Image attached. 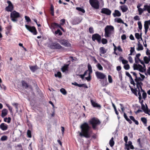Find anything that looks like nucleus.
Instances as JSON below:
<instances>
[{"label":"nucleus","mask_w":150,"mask_h":150,"mask_svg":"<svg viewBox=\"0 0 150 150\" xmlns=\"http://www.w3.org/2000/svg\"><path fill=\"white\" fill-rule=\"evenodd\" d=\"M148 11L149 13H150V10H148V8H147L146 5H144L143 8H141L138 11L139 14V15H141L144 11Z\"/></svg>","instance_id":"14"},{"label":"nucleus","mask_w":150,"mask_h":150,"mask_svg":"<svg viewBox=\"0 0 150 150\" xmlns=\"http://www.w3.org/2000/svg\"><path fill=\"white\" fill-rule=\"evenodd\" d=\"M69 58L71 59V61L72 62L76 60V58L75 57L71 56L69 57Z\"/></svg>","instance_id":"64"},{"label":"nucleus","mask_w":150,"mask_h":150,"mask_svg":"<svg viewBox=\"0 0 150 150\" xmlns=\"http://www.w3.org/2000/svg\"><path fill=\"white\" fill-rule=\"evenodd\" d=\"M57 41L59 42L62 45L65 47H70L71 46V44L69 42L64 39H57Z\"/></svg>","instance_id":"7"},{"label":"nucleus","mask_w":150,"mask_h":150,"mask_svg":"<svg viewBox=\"0 0 150 150\" xmlns=\"http://www.w3.org/2000/svg\"><path fill=\"white\" fill-rule=\"evenodd\" d=\"M121 39L122 40H125L126 39V37L125 34H123L121 37Z\"/></svg>","instance_id":"62"},{"label":"nucleus","mask_w":150,"mask_h":150,"mask_svg":"<svg viewBox=\"0 0 150 150\" xmlns=\"http://www.w3.org/2000/svg\"><path fill=\"white\" fill-rule=\"evenodd\" d=\"M89 33H94V30L93 28L90 27L88 29Z\"/></svg>","instance_id":"51"},{"label":"nucleus","mask_w":150,"mask_h":150,"mask_svg":"<svg viewBox=\"0 0 150 150\" xmlns=\"http://www.w3.org/2000/svg\"><path fill=\"white\" fill-rule=\"evenodd\" d=\"M91 74L88 73V76L87 77H86L85 78L88 81H90L91 80V77L90 74Z\"/></svg>","instance_id":"56"},{"label":"nucleus","mask_w":150,"mask_h":150,"mask_svg":"<svg viewBox=\"0 0 150 150\" xmlns=\"http://www.w3.org/2000/svg\"><path fill=\"white\" fill-rule=\"evenodd\" d=\"M112 14L114 17L116 16L119 17L121 15V13L119 11L116 10L115 11L114 13H113Z\"/></svg>","instance_id":"22"},{"label":"nucleus","mask_w":150,"mask_h":150,"mask_svg":"<svg viewBox=\"0 0 150 150\" xmlns=\"http://www.w3.org/2000/svg\"><path fill=\"white\" fill-rule=\"evenodd\" d=\"M92 39L93 41L96 40L99 43L101 42V36L98 33H95L93 35Z\"/></svg>","instance_id":"8"},{"label":"nucleus","mask_w":150,"mask_h":150,"mask_svg":"<svg viewBox=\"0 0 150 150\" xmlns=\"http://www.w3.org/2000/svg\"><path fill=\"white\" fill-rule=\"evenodd\" d=\"M115 21L119 23H124L123 21L120 18H116L115 19Z\"/></svg>","instance_id":"32"},{"label":"nucleus","mask_w":150,"mask_h":150,"mask_svg":"<svg viewBox=\"0 0 150 150\" xmlns=\"http://www.w3.org/2000/svg\"><path fill=\"white\" fill-rule=\"evenodd\" d=\"M8 110L6 109H4L2 111L1 117H2L6 116L7 114Z\"/></svg>","instance_id":"24"},{"label":"nucleus","mask_w":150,"mask_h":150,"mask_svg":"<svg viewBox=\"0 0 150 150\" xmlns=\"http://www.w3.org/2000/svg\"><path fill=\"white\" fill-rule=\"evenodd\" d=\"M138 48L137 49V50L139 51L142 50L143 49V47L142 45L139 42L138 44Z\"/></svg>","instance_id":"30"},{"label":"nucleus","mask_w":150,"mask_h":150,"mask_svg":"<svg viewBox=\"0 0 150 150\" xmlns=\"http://www.w3.org/2000/svg\"><path fill=\"white\" fill-rule=\"evenodd\" d=\"M115 144L114 142L113 141V138L112 137L109 141V144L111 147L113 146Z\"/></svg>","instance_id":"31"},{"label":"nucleus","mask_w":150,"mask_h":150,"mask_svg":"<svg viewBox=\"0 0 150 150\" xmlns=\"http://www.w3.org/2000/svg\"><path fill=\"white\" fill-rule=\"evenodd\" d=\"M96 66L99 70L101 71L103 70V67L100 63H98Z\"/></svg>","instance_id":"40"},{"label":"nucleus","mask_w":150,"mask_h":150,"mask_svg":"<svg viewBox=\"0 0 150 150\" xmlns=\"http://www.w3.org/2000/svg\"><path fill=\"white\" fill-rule=\"evenodd\" d=\"M69 66V64H65L61 68L62 71L63 72H64L68 71V70Z\"/></svg>","instance_id":"21"},{"label":"nucleus","mask_w":150,"mask_h":150,"mask_svg":"<svg viewBox=\"0 0 150 150\" xmlns=\"http://www.w3.org/2000/svg\"><path fill=\"white\" fill-rule=\"evenodd\" d=\"M50 28L52 32L55 34L56 35V23H52L50 25H49Z\"/></svg>","instance_id":"12"},{"label":"nucleus","mask_w":150,"mask_h":150,"mask_svg":"<svg viewBox=\"0 0 150 150\" xmlns=\"http://www.w3.org/2000/svg\"><path fill=\"white\" fill-rule=\"evenodd\" d=\"M142 33H141V35H140L138 33H135V36L136 38L137 39H139L140 38L142 39Z\"/></svg>","instance_id":"36"},{"label":"nucleus","mask_w":150,"mask_h":150,"mask_svg":"<svg viewBox=\"0 0 150 150\" xmlns=\"http://www.w3.org/2000/svg\"><path fill=\"white\" fill-rule=\"evenodd\" d=\"M137 24L138 25L139 28V30H141L142 28V25L141 22L138 21Z\"/></svg>","instance_id":"46"},{"label":"nucleus","mask_w":150,"mask_h":150,"mask_svg":"<svg viewBox=\"0 0 150 150\" xmlns=\"http://www.w3.org/2000/svg\"><path fill=\"white\" fill-rule=\"evenodd\" d=\"M149 23L148 21H145L144 23V28L145 29V33L146 35L147 32L149 28Z\"/></svg>","instance_id":"18"},{"label":"nucleus","mask_w":150,"mask_h":150,"mask_svg":"<svg viewBox=\"0 0 150 150\" xmlns=\"http://www.w3.org/2000/svg\"><path fill=\"white\" fill-rule=\"evenodd\" d=\"M22 86L25 89H27L28 88H32L31 86L29 85L25 81L22 80L21 81Z\"/></svg>","instance_id":"15"},{"label":"nucleus","mask_w":150,"mask_h":150,"mask_svg":"<svg viewBox=\"0 0 150 150\" xmlns=\"http://www.w3.org/2000/svg\"><path fill=\"white\" fill-rule=\"evenodd\" d=\"M144 60L146 64H147L149 63V60L147 57L145 56L144 57Z\"/></svg>","instance_id":"43"},{"label":"nucleus","mask_w":150,"mask_h":150,"mask_svg":"<svg viewBox=\"0 0 150 150\" xmlns=\"http://www.w3.org/2000/svg\"><path fill=\"white\" fill-rule=\"evenodd\" d=\"M142 5V4L139 3L138 4L137 6V8H138V11H139L140 9L141 8L140 7Z\"/></svg>","instance_id":"59"},{"label":"nucleus","mask_w":150,"mask_h":150,"mask_svg":"<svg viewBox=\"0 0 150 150\" xmlns=\"http://www.w3.org/2000/svg\"><path fill=\"white\" fill-rule=\"evenodd\" d=\"M60 92L64 95H65L67 94V92L64 88H62L60 89Z\"/></svg>","instance_id":"37"},{"label":"nucleus","mask_w":150,"mask_h":150,"mask_svg":"<svg viewBox=\"0 0 150 150\" xmlns=\"http://www.w3.org/2000/svg\"><path fill=\"white\" fill-rule=\"evenodd\" d=\"M13 5L8 6L6 7L5 10L7 11L11 12L13 10Z\"/></svg>","instance_id":"25"},{"label":"nucleus","mask_w":150,"mask_h":150,"mask_svg":"<svg viewBox=\"0 0 150 150\" xmlns=\"http://www.w3.org/2000/svg\"><path fill=\"white\" fill-rule=\"evenodd\" d=\"M88 71H85L84 73L83 74L79 75V76H80L82 79H84V77L86 75V74L87 73Z\"/></svg>","instance_id":"41"},{"label":"nucleus","mask_w":150,"mask_h":150,"mask_svg":"<svg viewBox=\"0 0 150 150\" xmlns=\"http://www.w3.org/2000/svg\"><path fill=\"white\" fill-rule=\"evenodd\" d=\"M147 94L145 92H144L142 93V97L144 99H145L146 97Z\"/></svg>","instance_id":"61"},{"label":"nucleus","mask_w":150,"mask_h":150,"mask_svg":"<svg viewBox=\"0 0 150 150\" xmlns=\"http://www.w3.org/2000/svg\"><path fill=\"white\" fill-rule=\"evenodd\" d=\"M101 42L103 44H106L108 42L107 40L105 38H102L101 40Z\"/></svg>","instance_id":"45"},{"label":"nucleus","mask_w":150,"mask_h":150,"mask_svg":"<svg viewBox=\"0 0 150 150\" xmlns=\"http://www.w3.org/2000/svg\"><path fill=\"white\" fill-rule=\"evenodd\" d=\"M20 17L19 13L14 11L11 13L10 17L11 20L13 22H16L17 21V18Z\"/></svg>","instance_id":"5"},{"label":"nucleus","mask_w":150,"mask_h":150,"mask_svg":"<svg viewBox=\"0 0 150 150\" xmlns=\"http://www.w3.org/2000/svg\"><path fill=\"white\" fill-rule=\"evenodd\" d=\"M124 68L126 70H128L130 68L129 65L128 64L125 65L124 66Z\"/></svg>","instance_id":"48"},{"label":"nucleus","mask_w":150,"mask_h":150,"mask_svg":"<svg viewBox=\"0 0 150 150\" xmlns=\"http://www.w3.org/2000/svg\"><path fill=\"white\" fill-rule=\"evenodd\" d=\"M143 65L144 67L140 64H133V69L134 70H139L141 72H144L145 71L146 66L145 64Z\"/></svg>","instance_id":"4"},{"label":"nucleus","mask_w":150,"mask_h":150,"mask_svg":"<svg viewBox=\"0 0 150 150\" xmlns=\"http://www.w3.org/2000/svg\"><path fill=\"white\" fill-rule=\"evenodd\" d=\"M131 91L136 96H137V90L136 89H134L133 88H131Z\"/></svg>","instance_id":"42"},{"label":"nucleus","mask_w":150,"mask_h":150,"mask_svg":"<svg viewBox=\"0 0 150 150\" xmlns=\"http://www.w3.org/2000/svg\"><path fill=\"white\" fill-rule=\"evenodd\" d=\"M81 132H79V136L87 138L91 137L92 133L91 127L87 122H84L80 126Z\"/></svg>","instance_id":"1"},{"label":"nucleus","mask_w":150,"mask_h":150,"mask_svg":"<svg viewBox=\"0 0 150 150\" xmlns=\"http://www.w3.org/2000/svg\"><path fill=\"white\" fill-rule=\"evenodd\" d=\"M25 26L26 28L34 35H37V31L35 27H31L27 25H25Z\"/></svg>","instance_id":"9"},{"label":"nucleus","mask_w":150,"mask_h":150,"mask_svg":"<svg viewBox=\"0 0 150 150\" xmlns=\"http://www.w3.org/2000/svg\"><path fill=\"white\" fill-rule=\"evenodd\" d=\"M58 27L64 32H65V30L62 27L61 25L57 23V27Z\"/></svg>","instance_id":"53"},{"label":"nucleus","mask_w":150,"mask_h":150,"mask_svg":"<svg viewBox=\"0 0 150 150\" xmlns=\"http://www.w3.org/2000/svg\"><path fill=\"white\" fill-rule=\"evenodd\" d=\"M25 18L27 22H28L31 21V20L29 17L27 16H25Z\"/></svg>","instance_id":"55"},{"label":"nucleus","mask_w":150,"mask_h":150,"mask_svg":"<svg viewBox=\"0 0 150 150\" xmlns=\"http://www.w3.org/2000/svg\"><path fill=\"white\" fill-rule=\"evenodd\" d=\"M30 68L31 71L34 72L37 69H38L39 68L37 65H36L35 66H31L30 67Z\"/></svg>","instance_id":"27"},{"label":"nucleus","mask_w":150,"mask_h":150,"mask_svg":"<svg viewBox=\"0 0 150 150\" xmlns=\"http://www.w3.org/2000/svg\"><path fill=\"white\" fill-rule=\"evenodd\" d=\"M128 59L129 62L131 63L133 62V60L132 57L131 56H129L128 57Z\"/></svg>","instance_id":"57"},{"label":"nucleus","mask_w":150,"mask_h":150,"mask_svg":"<svg viewBox=\"0 0 150 150\" xmlns=\"http://www.w3.org/2000/svg\"><path fill=\"white\" fill-rule=\"evenodd\" d=\"M101 13L105 14L109 16L110 15L111 11L108 8H103L101 10Z\"/></svg>","instance_id":"13"},{"label":"nucleus","mask_w":150,"mask_h":150,"mask_svg":"<svg viewBox=\"0 0 150 150\" xmlns=\"http://www.w3.org/2000/svg\"><path fill=\"white\" fill-rule=\"evenodd\" d=\"M96 75L98 79H104L106 77V75L102 73L97 71L95 72Z\"/></svg>","instance_id":"11"},{"label":"nucleus","mask_w":150,"mask_h":150,"mask_svg":"<svg viewBox=\"0 0 150 150\" xmlns=\"http://www.w3.org/2000/svg\"><path fill=\"white\" fill-rule=\"evenodd\" d=\"M141 120L144 123V124L145 125V126H146V123L147 122V119L145 117H142L141 118Z\"/></svg>","instance_id":"33"},{"label":"nucleus","mask_w":150,"mask_h":150,"mask_svg":"<svg viewBox=\"0 0 150 150\" xmlns=\"http://www.w3.org/2000/svg\"><path fill=\"white\" fill-rule=\"evenodd\" d=\"M125 149L127 150H130L129 148L132 149H134V147L132 145V142L131 141H129L127 144V141H125Z\"/></svg>","instance_id":"10"},{"label":"nucleus","mask_w":150,"mask_h":150,"mask_svg":"<svg viewBox=\"0 0 150 150\" xmlns=\"http://www.w3.org/2000/svg\"><path fill=\"white\" fill-rule=\"evenodd\" d=\"M27 135L29 138L31 137V131L29 130H28L27 132Z\"/></svg>","instance_id":"47"},{"label":"nucleus","mask_w":150,"mask_h":150,"mask_svg":"<svg viewBox=\"0 0 150 150\" xmlns=\"http://www.w3.org/2000/svg\"><path fill=\"white\" fill-rule=\"evenodd\" d=\"M104 81L103 82H102V84L103 86H106L108 84V82L107 81V78H105V79H104Z\"/></svg>","instance_id":"39"},{"label":"nucleus","mask_w":150,"mask_h":150,"mask_svg":"<svg viewBox=\"0 0 150 150\" xmlns=\"http://www.w3.org/2000/svg\"><path fill=\"white\" fill-rule=\"evenodd\" d=\"M108 80L110 83H112V80L111 76L110 75H108Z\"/></svg>","instance_id":"50"},{"label":"nucleus","mask_w":150,"mask_h":150,"mask_svg":"<svg viewBox=\"0 0 150 150\" xmlns=\"http://www.w3.org/2000/svg\"><path fill=\"white\" fill-rule=\"evenodd\" d=\"M11 120V118L10 117H5L4 119V121L5 122H7L8 123H9L10 122Z\"/></svg>","instance_id":"34"},{"label":"nucleus","mask_w":150,"mask_h":150,"mask_svg":"<svg viewBox=\"0 0 150 150\" xmlns=\"http://www.w3.org/2000/svg\"><path fill=\"white\" fill-rule=\"evenodd\" d=\"M48 47L51 49L56 48V42H50L48 45Z\"/></svg>","instance_id":"20"},{"label":"nucleus","mask_w":150,"mask_h":150,"mask_svg":"<svg viewBox=\"0 0 150 150\" xmlns=\"http://www.w3.org/2000/svg\"><path fill=\"white\" fill-rule=\"evenodd\" d=\"M130 73L133 74V75L135 76V81H137V74L135 72H131Z\"/></svg>","instance_id":"58"},{"label":"nucleus","mask_w":150,"mask_h":150,"mask_svg":"<svg viewBox=\"0 0 150 150\" xmlns=\"http://www.w3.org/2000/svg\"><path fill=\"white\" fill-rule=\"evenodd\" d=\"M60 25H64V24L65 23V20L64 19H62L60 20Z\"/></svg>","instance_id":"52"},{"label":"nucleus","mask_w":150,"mask_h":150,"mask_svg":"<svg viewBox=\"0 0 150 150\" xmlns=\"http://www.w3.org/2000/svg\"><path fill=\"white\" fill-rule=\"evenodd\" d=\"M104 36L106 38L110 37L114 31V27L112 25H107L105 28Z\"/></svg>","instance_id":"2"},{"label":"nucleus","mask_w":150,"mask_h":150,"mask_svg":"<svg viewBox=\"0 0 150 150\" xmlns=\"http://www.w3.org/2000/svg\"><path fill=\"white\" fill-rule=\"evenodd\" d=\"M8 138L7 137L6 135L2 136L0 139V141H5L7 140Z\"/></svg>","instance_id":"38"},{"label":"nucleus","mask_w":150,"mask_h":150,"mask_svg":"<svg viewBox=\"0 0 150 150\" xmlns=\"http://www.w3.org/2000/svg\"><path fill=\"white\" fill-rule=\"evenodd\" d=\"M120 8L123 12H126L128 10V8L125 5H124L120 6Z\"/></svg>","instance_id":"26"},{"label":"nucleus","mask_w":150,"mask_h":150,"mask_svg":"<svg viewBox=\"0 0 150 150\" xmlns=\"http://www.w3.org/2000/svg\"><path fill=\"white\" fill-rule=\"evenodd\" d=\"M62 34V32L59 29H57V35H58L59 36H61Z\"/></svg>","instance_id":"49"},{"label":"nucleus","mask_w":150,"mask_h":150,"mask_svg":"<svg viewBox=\"0 0 150 150\" xmlns=\"http://www.w3.org/2000/svg\"><path fill=\"white\" fill-rule=\"evenodd\" d=\"M142 105V108L144 112L146 114H148L149 115L148 112V108L147 106L146 105V110L145 105L144 104L141 105Z\"/></svg>","instance_id":"28"},{"label":"nucleus","mask_w":150,"mask_h":150,"mask_svg":"<svg viewBox=\"0 0 150 150\" xmlns=\"http://www.w3.org/2000/svg\"><path fill=\"white\" fill-rule=\"evenodd\" d=\"M8 128V126L4 123H2L0 125V128L3 131L6 130Z\"/></svg>","instance_id":"17"},{"label":"nucleus","mask_w":150,"mask_h":150,"mask_svg":"<svg viewBox=\"0 0 150 150\" xmlns=\"http://www.w3.org/2000/svg\"><path fill=\"white\" fill-rule=\"evenodd\" d=\"M88 69L89 70V73L91 74L92 73V67L90 65H88Z\"/></svg>","instance_id":"54"},{"label":"nucleus","mask_w":150,"mask_h":150,"mask_svg":"<svg viewBox=\"0 0 150 150\" xmlns=\"http://www.w3.org/2000/svg\"><path fill=\"white\" fill-rule=\"evenodd\" d=\"M76 9L79 11L82 12L83 13H84L85 12V10L81 8L80 7H76Z\"/></svg>","instance_id":"44"},{"label":"nucleus","mask_w":150,"mask_h":150,"mask_svg":"<svg viewBox=\"0 0 150 150\" xmlns=\"http://www.w3.org/2000/svg\"><path fill=\"white\" fill-rule=\"evenodd\" d=\"M143 83L142 82H137V88L138 90V91L139 90V88H140V86H142V85Z\"/></svg>","instance_id":"35"},{"label":"nucleus","mask_w":150,"mask_h":150,"mask_svg":"<svg viewBox=\"0 0 150 150\" xmlns=\"http://www.w3.org/2000/svg\"><path fill=\"white\" fill-rule=\"evenodd\" d=\"M131 49L130 50V54H129V55H134L136 53V52L135 51L134 49V47H131L130 48Z\"/></svg>","instance_id":"29"},{"label":"nucleus","mask_w":150,"mask_h":150,"mask_svg":"<svg viewBox=\"0 0 150 150\" xmlns=\"http://www.w3.org/2000/svg\"><path fill=\"white\" fill-rule=\"evenodd\" d=\"M58 77L59 78H61L62 77L61 73L60 72H57V77Z\"/></svg>","instance_id":"60"},{"label":"nucleus","mask_w":150,"mask_h":150,"mask_svg":"<svg viewBox=\"0 0 150 150\" xmlns=\"http://www.w3.org/2000/svg\"><path fill=\"white\" fill-rule=\"evenodd\" d=\"M91 102L93 107H96L99 108H101V106L100 105H99L97 103L94 102L93 100H91Z\"/></svg>","instance_id":"19"},{"label":"nucleus","mask_w":150,"mask_h":150,"mask_svg":"<svg viewBox=\"0 0 150 150\" xmlns=\"http://www.w3.org/2000/svg\"><path fill=\"white\" fill-rule=\"evenodd\" d=\"M89 3L91 6L96 9L99 8V2L98 0H89Z\"/></svg>","instance_id":"6"},{"label":"nucleus","mask_w":150,"mask_h":150,"mask_svg":"<svg viewBox=\"0 0 150 150\" xmlns=\"http://www.w3.org/2000/svg\"><path fill=\"white\" fill-rule=\"evenodd\" d=\"M6 105L7 107H8L9 110L11 111V112H12V107L10 106L8 104H7Z\"/></svg>","instance_id":"63"},{"label":"nucleus","mask_w":150,"mask_h":150,"mask_svg":"<svg viewBox=\"0 0 150 150\" xmlns=\"http://www.w3.org/2000/svg\"><path fill=\"white\" fill-rule=\"evenodd\" d=\"M89 124L91 125L93 129H95L96 126L99 125L100 122L97 118L94 117L91 119L89 121Z\"/></svg>","instance_id":"3"},{"label":"nucleus","mask_w":150,"mask_h":150,"mask_svg":"<svg viewBox=\"0 0 150 150\" xmlns=\"http://www.w3.org/2000/svg\"><path fill=\"white\" fill-rule=\"evenodd\" d=\"M99 51L100 52V56H102L101 54H105L106 52H107L105 49L103 47H100V48Z\"/></svg>","instance_id":"23"},{"label":"nucleus","mask_w":150,"mask_h":150,"mask_svg":"<svg viewBox=\"0 0 150 150\" xmlns=\"http://www.w3.org/2000/svg\"><path fill=\"white\" fill-rule=\"evenodd\" d=\"M81 21V20L79 17H76L72 20V23L73 25H76L79 23Z\"/></svg>","instance_id":"16"}]
</instances>
